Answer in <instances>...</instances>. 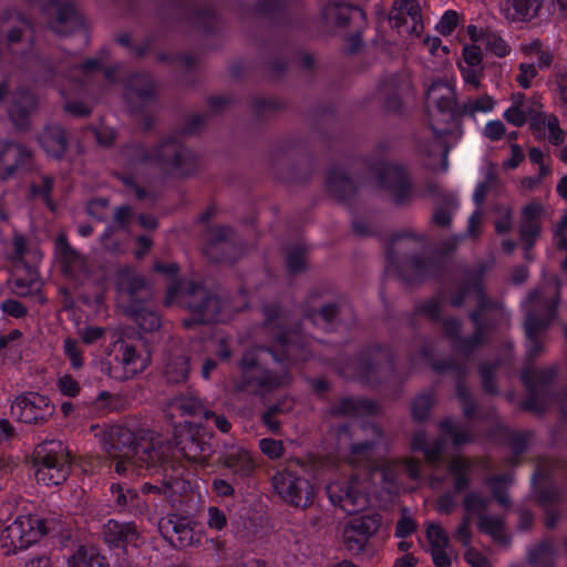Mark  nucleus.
<instances>
[{
  "label": "nucleus",
  "mask_w": 567,
  "mask_h": 567,
  "mask_svg": "<svg viewBox=\"0 0 567 567\" xmlns=\"http://www.w3.org/2000/svg\"><path fill=\"white\" fill-rule=\"evenodd\" d=\"M103 451L115 460V471L126 473L131 466L157 468L165 464L172 454L171 442L152 431L135 434L124 425L109 426L101 440Z\"/></svg>",
  "instance_id": "1"
},
{
  "label": "nucleus",
  "mask_w": 567,
  "mask_h": 567,
  "mask_svg": "<svg viewBox=\"0 0 567 567\" xmlns=\"http://www.w3.org/2000/svg\"><path fill=\"white\" fill-rule=\"evenodd\" d=\"M60 533V522L54 518L27 514L19 515L7 526L1 534V539L3 547H8L9 551L17 553L28 549L41 538H54Z\"/></svg>",
  "instance_id": "2"
},
{
  "label": "nucleus",
  "mask_w": 567,
  "mask_h": 567,
  "mask_svg": "<svg viewBox=\"0 0 567 567\" xmlns=\"http://www.w3.org/2000/svg\"><path fill=\"white\" fill-rule=\"evenodd\" d=\"M35 480L43 486H55L66 480L70 470V452L61 441H45L34 452Z\"/></svg>",
  "instance_id": "3"
},
{
  "label": "nucleus",
  "mask_w": 567,
  "mask_h": 567,
  "mask_svg": "<svg viewBox=\"0 0 567 567\" xmlns=\"http://www.w3.org/2000/svg\"><path fill=\"white\" fill-rule=\"evenodd\" d=\"M278 359L276 354L271 351H267L265 349H251L248 350L239 364L241 377H243V385L241 389L246 386H256L260 389H272L275 386L285 384L287 382V375H272L266 368L270 361L276 362Z\"/></svg>",
  "instance_id": "4"
},
{
  "label": "nucleus",
  "mask_w": 567,
  "mask_h": 567,
  "mask_svg": "<svg viewBox=\"0 0 567 567\" xmlns=\"http://www.w3.org/2000/svg\"><path fill=\"white\" fill-rule=\"evenodd\" d=\"M556 306V301L545 300L539 291L532 292L523 302L526 312V348L529 357H534L542 351L543 347L538 334L547 327L549 319L553 318Z\"/></svg>",
  "instance_id": "5"
},
{
  "label": "nucleus",
  "mask_w": 567,
  "mask_h": 567,
  "mask_svg": "<svg viewBox=\"0 0 567 567\" xmlns=\"http://www.w3.org/2000/svg\"><path fill=\"white\" fill-rule=\"evenodd\" d=\"M455 91L449 81H434L426 91V111L430 125L435 135L441 137L447 128L444 126L453 120Z\"/></svg>",
  "instance_id": "6"
},
{
  "label": "nucleus",
  "mask_w": 567,
  "mask_h": 567,
  "mask_svg": "<svg viewBox=\"0 0 567 567\" xmlns=\"http://www.w3.org/2000/svg\"><path fill=\"white\" fill-rule=\"evenodd\" d=\"M492 501H496L503 507H509L513 498H463V508L466 513L474 514L477 518V529L488 535L501 545L511 544V535L506 532L504 518L499 515L487 513Z\"/></svg>",
  "instance_id": "7"
},
{
  "label": "nucleus",
  "mask_w": 567,
  "mask_h": 567,
  "mask_svg": "<svg viewBox=\"0 0 567 567\" xmlns=\"http://www.w3.org/2000/svg\"><path fill=\"white\" fill-rule=\"evenodd\" d=\"M113 347L115 352L114 361H107V368L103 369L111 378L124 381L142 372L147 367L150 361L148 354L138 351L130 342L117 340Z\"/></svg>",
  "instance_id": "8"
},
{
  "label": "nucleus",
  "mask_w": 567,
  "mask_h": 567,
  "mask_svg": "<svg viewBox=\"0 0 567 567\" xmlns=\"http://www.w3.org/2000/svg\"><path fill=\"white\" fill-rule=\"evenodd\" d=\"M382 525L379 513L360 515L350 519L343 529V544L351 555H359Z\"/></svg>",
  "instance_id": "9"
},
{
  "label": "nucleus",
  "mask_w": 567,
  "mask_h": 567,
  "mask_svg": "<svg viewBox=\"0 0 567 567\" xmlns=\"http://www.w3.org/2000/svg\"><path fill=\"white\" fill-rule=\"evenodd\" d=\"M54 413V404L51 400L37 392H28L18 395L11 404V414L14 419L24 423H42Z\"/></svg>",
  "instance_id": "10"
},
{
  "label": "nucleus",
  "mask_w": 567,
  "mask_h": 567,
  "mask_svg": "<svg viewBox=\"0 0 567 567\" xmlns=\"http://www.w3.org/2000/svg\"><path fill=\"white\" fill-rule=\"evenodd\" d=\"M182 302L187 306L197 321L214 322L219 320L220 302L218 298L210 295L203 287L189 285L183 292Z\"/></svg>",
  "instance_id": "11"
},
{
  "label": "nucleus",
  "mask_w": 567,
  "mask_h": 567,
  "mask_svg": "<svg viewBox=\"0 0 567 567\" xmlns=\"http://www.w3.org/2000/svg\"><path fill=\"white\" fill-rule=\"evenodd\" d=\"M163 537L176 549L200 544V536L194 532L192 522L177 515H171L159 523Z\"/></svg>",
  "instance_id": "12"
},
{
  "label": "nucleus",
  "mask_w": 567,
  "mask_h": 567,
  "mask_svg": "<svg viewBox=\"0 0 567 567\" xmlns=\"http://www.w3.org/2000/svg\"><path fill=\"white\" fill-rule=\"evenodd\" d=\"M177 446L189 462L204 463L212 454V446L199 429L186 426L181 430Z\"/></svg>",
  "instance_id": "13"
},
{
  "label": "nucleus",
  "mask_w": 567,
  "mask_h": 567,
  "mask_svg": "<svg viewBox=\"0 0 567 567\" xmlns=\"http://www.w3.org/2000/svg\"><path fill=\"white\" fill-rule=\"evenodd\" d=\"M380 184L386 187L392 199L404 203L411 196V184L406 172L398 164L386 163L379 169Z\"/></svg>",
  "instance_id": "14"
},
{
  "label": "nucleus",
  "mask_w": 567,
  "mask_h": 567,
  "mask_svg": "<svg viewBox=\"0 0 567 567\" xmlns=\"http://www.w3.org/2000/svg\"><path fill=\"white\" fill-rule=\"evenodd\" d=\"M147 159L154 162H165L181 173H187L194 162V155L184 148L176 141L169 140L161 143L148 155Z\"/></svg>",
  "instance_id": "15"
},
{
  "label": "nucleus",
  "mask_w": 567,
  "mask_h": 567,
  "mask_svg": "<svg viewBox=\"0 0 567 567\" xmlns=\"http://www.w3.org/2000/svg\"><path fill=\"white\" fill-rule=\"evenodd\" d=\"M544 213L543 204L537 200L528 203L522 209L519 233L526 249L530 248L540 235Z\"/></svg>",
  "instance_id": "16"
},
{
  "label": "nucleus",
  "mask_w": 567,
  "mask_h": 567,
  "mask_svg": "<svg viewBox=\"0 0 567 567\" xmlns=\"http://www.w3.org/2000/svg\"><path fill=\"white\" fill-rule=\"evenodd\" d=\"M104 540L114 548H125L126 546H138L140 534L133 522L121 523L115 519H109L103 526Z\"/></svg>",
  "instance_id": "17"
},
{
  "label": "nucleus",
  "mask_w": 567,
  "mask_h": 567,
  "mask_svg": "<svg viewBox=\"0 0 567 567\" xmlns=\"http://www.w3.org/2000/svg\"><path fill=\"white\" fill-rule=\"evenodd\" d=\"M272 488L278 496H299L302 493L310 496L315 493L308 481L290 471H280L272 476Z\"/></svg>",
  "instance_id": "18"
},
{
  "label": "nucleus",
  "mask_w": 567,
  "mask_h": 567,
  "mask_svg": "<svg viewBox=\"0 0 567 567\" xmlns=\"http://www.w3.org/2000/svg\"><path fill=\"white\" fill-rule=\"evenodd\" d=\"M145 279L131 269H124L118 275V301L127 308L135 305L136 298L146 289Z\"/></svg>",
  "instance_id": "19"
},
{
  "label": "nucleus",
  "mask_w": 567,
  "mask_h": 567,
  "mask_svg": "<svg viewBox=\"0 0 567 567\" xmlns=\"http://www.w3.org/2000/svg\"><path fill=\"white\" fill-rule=\"evenodd\" d=\"M141 492L143 494L158 493L164 494L165 496H187L189 494H202L199 486H196L195 489L189 482L183 478L165 480L161 483V485L145 483L142 485Z\"/></svg>",
  "instance_id": "20"
},
{
  "label": "nucleus",
  "mask_w": 567,
  "mask_h": 567,
  "mask_svg": "<svg viewBox=\"0 0 567 567\" xmlns=\"http://www.w3.org/2000/svg\"><path fill=\"white\" fill-rule=\"evenodd\" d=\"M393 19L403 24H411L410 32L419 35L423 30L421 8L416 0H398L394 4Z\"/></svg>",
  "instance_id": "21"
},
{
  "label": "nucleus",
  "mask_w": 567,
  "mask_h": 567,
  "mask_svg": "<svg viewBox=\"0 0 567 567\" xmlns=\"http://www.w3.org/2000/svg\"><path fill=\"white\" fill-rule=\"evenodd\" d=\"M30 152L18 144L7 143L0 145V177L12 176L16 167L25 163Z\"/></svg>",
  "instance_id": "22"
},
{
  "label": "nucleus",
  "mask_w": 567,
  "mask_h": 567,
  "mask_svg": "<svg viewBox=\"0 0 567 567\" xmlns=\"http://www.w3.org/2000/svg\"><path fill=\"white\" fill-rule=\"evenodd\" d=\"M322 19L328 24L344 25L349 21H363L365 14L358 7L330 3L322 9Z\"/></svg>",
  "instance_id": "23"
},
{
  "label": "nucleus",
  "mask_w": 567,
  "mask_h": 567,
  "mask_svg": "<svg viewBox=\"0 0 567 567\" xmlns=\"http://www.w3.org/2000/svg\"><path fill=\"white\" fill-rule=\"evenodd\" d=\"M533 128L557 146L563 145L567 140V132L560 127L554 114L538 115L534 118Z\"/></svg>",
  "instance_id": "24"
},
{
  "label": "nucleus",
  "mask_w": 567,
  "mask_h": 567,
  "mask_svg": "<svg viewBox=\"0 0 567 567\" xmlns=\"http://www.w3.org/2000/svg\"><path fill=\"white\" fill-rule=\"evenodd\" d=\"M68 567H110V564L96 547L80 545L68 558Z\"/></svg>",
  "instance_id": "25"
},
{
  "label": "nucleus",
  "mask_w": 567,
  "mask_h": 567,
  "mask_svg": "<svg viewBox=\"0 0 567 567\" xmlns=\"http://www.w3.org/2000/svg\"><path fill=\"white\" fill-rule=\"evenodd\" d=\"M557 549L550 539H543L528 547L527 563L533 567H556Z\"/></svg>",
  "instance_id": "26"
},
{
  "label": "nucleus",
  "mask_w": 567,
  "mask_h": 567,
  "mask_svg": "<svg viewBox=\"0 0 567 567\" xmlns=\"http://www.w3.org/2000/svg\"><path fill=\"white\" fill-rule=\"evenodd\" d=\"M40 143L48 155L58 157L66 148V141L63 130L60 126L47 127L40 136Z\"/></svg>",
  "instance_id": "27"
},
{
  "label": "nucleus",
  "mask_w": 567,
  "mask_h": 567,
  "mask_svg": "<svg viewBox=\"0 0 567 567\" xmlns=\"http://www.w3.org/2000/svg\"><path fill=\"white\" fill-rule=\"evenodd\" d=\"M225 461L229 468L243 475L249 474L255 467L250 453L240 446L230 447L226 453Z\"/></svg>",
  "instance_id": "28"
},
{
  "label": "nucleus",
  "mask_w": 567,
  "mask_h": 567,
  "mask_svg": "<svg viewBox=\"0 0 567 567\" xmlns=\"http://www.w3.org/2000/svg\"><path fill=\"white\" fill-rule=\"evenodd\" d=\"M47 11L50 17H55V20L51 22V28L58 33L65 31L64 24L76 23L75 11L69 3L54 2L48 7Z\"/></svg>",
  "instance_id": "29"
},
{
  "label": "nucleus",
  "mask_w": 567,
  "mask_h": 567,
  "mask_svg": "<svg viewBox=\"0 0 567 567\" xmlns=\"http://www.w3.org/2000/svg\"><path fill=\"white\" fill-rule=\"evenodd\" d=\"M126 312H128L133 320L144 331H153L161 324L159 316L148 308L140 305L127 306Z\"/></svg>",
  "instance_id": "30"
},
{
  "label": "nucleus",
  "mask_w": 567,
  "mask_h": 567,
  "mask_svg": "<svg viewBox=\"0 0 567 567\" xmlns=\"http://www.w3.org/2000/svg\"><path fill=\"white\" fill-rule=\"evenodd\" d=\"M375 410V404L371 401L363 399H342L334 408V412L338 414L354 416L361 414L372 413Z\"/></svg>",
  "instance_id": "31"
},
{
  "label": "nucleus",
  "mask_w": 567,
  "mask_h": 567,
  "mask_svg": "<svg viewBox=\"0 0 567 567\" xmlns=\"http://www.w3.org/2000/svg\"><path fill=\"white\" fill-rule=\"evenodd\" d=\"M189 371L188 359L176 355L166 363L165 375L168 382L178 383L186 380Z\"/></svg>",
  "instance_id": "32"
},
{
  "label": "nucleus",
  "mask_w": 567,
  "mask_h": 567,
  "mask_svg": "<svg viewBox=\"0 0 567 567\" xmlns=\"http://www.w3.org/2000/svg\"><path fill=\"white\" fill-rule=\"evenodd\" d=\"M412 446L416 451H422L430 463H434L440 460L443 453V441H436L434 443L427 444L426 437L423 433L415 434Z\"/></svg>",
  "instance_id": "33"
},
{
  "label": "nucleus",
  "mask_w": 567,
  "mask_h": 567,
  "mask_svg": "<svg viewBox=\"0 0 567 567\" xmlns=\"http://www.w3.org/2000/svg\"><path fill=\"white\" fill-rule=\"evenodd\" d=\"M35 109V101L31 94L21 96L20 101L11 106L9 114L17 126H23L31 111Z\"/></svg>",
  "instance_id": "34"
},
{
  "label": "nucleus",
  "mask_w": 567,
  "mask_h": 567,
  "mask_svg": "<svg viewBox=\"0 0 567 567\" xmlns=\"http://www.w3.org/2000/svg\"><path fill=\"white\" fill-rule=\"evenodd\" d=\"M542 4L543 0H513L514 13L512 17L518 21L530 20L537 16Z\"/></svg>",
  "instance_id": "35"
},
{
  "label": "nucleus",
  "mask_w": 567,
  "mask_h": 567,
  "mask_svg": "<svg viewBox=\"0 0 567 567\" xmlns=\"http://www.w3.org/2000/svg\"><path fill=\"white\" fill-rule=\"evenodd\" d=\"M539 507L545 509L544 525L547 529H554L561 519L563 514L557 507L560 498H536Z\"/></svg>",
  "instance_id": "36"
},
{
  "label": "nucleus",
  "mask_w": 567,
  "mask_h": 567,
  "mask_svg": "<svg viewBox=\"0 0 567 567\" xmlns=\"http://www.w3.org/2000/svg\"><path fill=\"white\" fill-rule=\"evenodd\" d=\"M171 408L181 411L182 414L202 415L207 411L195 396L175 398L171 402Z\"/></svg>",
  "instance_id": "37"
},
{
  "label": "nucleus",
  "mask_w": 567,
  "mask_h": 567,
  "mask_svg": "<svg viewBox=\"0 0 567 567\" xmlns=\"http://www.w3.org/2000/svg\"><path fill=\"white\" fill-rule=\"evenodd\" d=\"M153 82L145 75H136L130 80L128 87L126 90V96L131 99L133 94L138 97H147L153 93Z\"/></svg>",
  "instance_id": "38"
},
{
  "label": "nucleus",
  "mask_w": 567,
  "mask_h": 567,
  "mask_svg": "<svg viewBox=\"0 0 567 567\" xmlns=\"http://www.w3.org/2000/svg\"><path fill=\"white\" fill-rule=\"evenodd\" d=\"M537 112L536 109H530L529 111H525L524 107L519 106H509L503 114L504 118L511 123L514 126L520 127L523 126L528 120L532 121V124L534 123V118H537L535 113Z\"/></svg>",
  "instance_id": "39"
},
{
  "label": "nucleus",
  "mask_w": 567,
  "mask_h": 567,
  "mask_svg": "<svg viewBox=\"0 0 567 567\" xmlns=\"http://www.w3.org/2000/svg\"><path fill=\"white\" fill-rule=\"evenodd\" d=\"M233 235V230L227 227H214L206 234V246L204 247V252L213 259H217L214 256L213 247L217 244H220L227 239H229Z\"/></svg>",
  "instance_id": "40"
},
{
  "label": "nucleus",
  "mask_w": 567,
  "mask_h": 567,
  "mask_svg": "<svg viewBox=\"0 0 567 567\" xmlns=\"http://www.w3.org/2000/svg\"><path fill=\"white\" fill-rule=\"evenodd\" d=\"M56 390L60 394L69 398H75L81 392L80 382L70 373H61L55 381Z\"/></svg>",
  "instance_id": "41"
},
{
  "label": "nucleus",
  "mask_w": 567,
  "mask_h": 567,
  "mask_svg": "<svg viewBox=\"0 0 567 567\" xmlns=\"http://www.w3.org/2000/svg\"><path fill=\"white\" fill-rule=\"evenodd\" d=\"M526 53L529 54V58L536 62L539 69L547 68L550 65L553 55L550 52L543 50L539 41H533L529 44L523 47Z\"/></svg>",
  "instance_id": "42"
},
{
  "label": "nucleus",
  "mask_w": 567,
  "mask_h": 567,
  "mask_svg": "<svg viewBox=\"0 0 567 567\" xmlns=\"http://www.w3.org/2000/svg\"><path fill=\"white\" fill-rule=\"evenodd\" d=\"M440 429L442 434L451 437L456 445L467 442L471 437L466 429L458 427L452 420L443 421L440 424Z\"/></svg>",
  "instance_id": "43"
},
{
  "label": "nucleus",
  "mask_w": 567,
  "mask_h": 567,
  "mask_svg": "<svg viewBox=\"0 0 567 567\" xmlns=\"http://www.w3.org/2000/svg\"><path fill=\"white\" fill-rule=\"evenodd\" d=\"M484 45L488 52L499 58L507 55L509 52L507 43L494 32L487 31L484 37Z\"/></svg>",
  "instance_id": "44"
},
{
  "label": "nucleus",
  "mask_w": 567,
  "mask_h": 567,
  "mask_svg": "<svg viewBox=\"0 0 567 567\" xmlns=\"http://www.w3.org/2000/svg\"><path fill=\"white\" fill-rule=\"evenodd\" d=\"M64 354L70 361V365L74 370H80L83 367L82 349L79 342L74 339L68 338L63 343Z\"/></svg>",
  "instance_id": "45"
},
{
  "label": "nucleus",
  "mask_w": 567,
  "mask_h": 567,
  "mask_svg": "<svg viewBox=\"0 0 567 567\" xmlns=\"http://www.w3.org/2000/svg\"><path fill=\"white\" fill-rule=\"evenodd\" d=\"M470 463L467 460L457 456L453 458L450 467V474L453 476L455 481V487L457 492H461L463 486L466 483L465 472L468 470Z\"/></svg>",
  "instance_id": "46"
},
{
  "label": "nucleus",
  "mask_w": 567,
  "mask_h": 567,
  "mask_svg": "<svg viewBox=\"0 0 567 567\" xmlns=\"http://www.w3.org/2000/svg\"><path fill=\"white\" fill-rule=\"evenodd\" d=\"M327 184L329 192L337 197L341 196V192L351 188L349 178L341 171L331 172Z\"/></svg>",
  "instance_id": "47"
},
{
  "label": "nucleus",
  "mask_w": 567,
  "mask_h": 567,
  "mask_svg": "<svg viewBox=\"0 0 567 567\" xmlns=\"http://www.w3.org/2000/svg\"><path fill=\"white\" fill-rule=\"evenodd\" d=\"M416 522L406 515V509L404 508L399 520L396 522L394 536L401 539L408 538L416 532Z\"/></svg>",
  "instance_id": "48"
},
{
  "label": "nucleus",
  "mask_w": 567,
  "mask_h": 567,
  "mask_svg": "<svg viewBox=\"0 0 567 567\" xmlns=\"http://www.w3.org/2000/svg\"><path fill=\"white\" fill-rule=\"evenodd\" d=\"M400 466L398 461H385L380 468L373 471L372 478L393 483Z\"/></svg>",
  "instance_id": "49"
},
{
  "label": "nucleus",
  "mask_w": 567,
  "mask_h": 567,
  "mask_svg": "<svg viewBox=\"0 0 567 567\" xmlns=\"http://www.w3.org/2000/svg\"><path fill=\"white\" fill-rule=\"evenodd\" d=\"M426 538L430 543L431 548L435 547H447L449 537L439 524H430L426 528Z\"/></svg>",
  "instance_id": "50"
},
{
  "label": "nucleus",
  "mask_w": 567,
  "mask_h": 567,
  "mask_svg": "<svg viewBox=\"0 0 567 567\" xmlns=\"http://www.w3.org/2000/svg\"><path fill=\"white\" fill-rule=\"evenodd\" d=\"M495 101L489 95H483L477 99H470L466 104L465 109L470 113H488L493 111L495 107Z\"/></svg>",
  "instance_id": "51"
},
{
  "label": "nucleus",
  "mask_w": 567,
  "mask_h": 567,
  "mask_svg": "<svg viewBox=\"0 0 567 567\" xmlns=\"http://www.w3.org/2000/svg\"><path fill=\"white\" fill-rule=\"evenodd\" d=\"M433 398L431 394L419 395L412 404V413L416 420H424L431 406L433 405Z\"/></svg>",
  "instance_id": "52"
},
{
  "label": "nucleus",
  "mask_w": 567,
  "mask_h": 567,
  "mask_svg": "<svg viewBox=\"0 0 567 567\" xmlns=\"http://www.w3.org/2000/svg\"><path fill=\"white\" fill-rule=\"evenodd\" d=\"M460 70L465 84L474 90L478 89L483 73L482 66L460 64Z\"/></svg>",
  "instance_id": "53"
},
{
  "label": "nucleus",
  "mask_w": 567,
  "mask_h": 567,
  "mask_svg": "<svg viewBox=\"0 0 567 567\" xmlns=\"http://www.w3.org/2000/svg\"><path fill=\"white\" fill-rule=\"evenodd\" d=\"M483 136L492 142H497L506 134V127L499 120L488 121L483 127Z\"/></svg>",
  "instance_id": "54"
},
{
  "label": "nucleus",
  "mask_w": 567,
  "mask_h": 567,
  "mask_svg": "<svg viewBox=\"0 0 567 567\" xmlns=\"http://www.w3.org/2000/svg\"><path fill=\"white\" fill-rule=\"evenodd\" d=\"M458 23V14L456 11H446L436 24V30L443 35L451 34Z\"/></svg>",
  "instance_id": "55"
},
{
  "label": "nucleus",
  "mask_w": 567,
  "mask_h": 567,
  "mask_svg": "<svg viewBox=\"0 0 567 567\" xmlns=\"http://www.w3.org/2000/svg\"><path fill=\"white\" fill-rule=\"evenodd\" d=\"M473 517H475L474 514L466 513L464 509L462 522L458 524L454 534L455 538L461 540L464 545L468 544L472 539L471 524Z\"/></svg>",
  "instance_id": "56"
},
{
  "label": "nucleus",
  "mask_w": 567,
  "mask_h": 567,
  "mask_svg": "<svg viewBox=\"0 0 567 567\" xmlns=\"http://www.w3.org/2000/svg\"><path fill=\"white\" fill-rule=\"evenodd\" d=\"M537 75V69L534 62L532 63H522L519 65V73L516 78L519 85L524 89L530 86L533 79Z\"/></svg>",
  "instance_id": "57"
},
{
  "label": "nucleus",
  "mask_w": 567,
  "mask_h": 567,
  "mask_svg": "<svg viewBox=\"0 0 567 567\" xmlns=\"http://www.w3.org/2000/svg\"><path fill=\"white\" fill-rule=\"evenodd\" d=\"M208 527L217 532L223 530L227 526V517L223 511L216 506L208 508Z\"/></svg>",
  "instance_id": "58"
},
{
  "label": "nucleus",
  "mask_w": 567,
  "mask_h": 567,
  "mask_svg": "<svg viewBox=\"0 0 567 567\" xmlns=\"http://www.w3.org/2000/svg\"><path fill=\"white\" fill-rule=\"evenodd\" d=\"M362 431L365 432L367 434L371 433L372 437L370 441H364L362 443L354 444L352 446V454L365 453L368 450L371 449L372 443L377 442V440L381 437V431L374 425L365 426L364 429H362Z\"/></svg>",
  "instance_id": "59"
},
{
  "label": "nucleus",
  "mask_w": 567,
  "mask_h": 567,
  "mask_svg": "<svg viewBox=\"0 0 567 567\" xmlns=\"http://www.w3.org/2000/svg\"><path fill=\"white\" fill-rule=\"evenodd\" d=\"M260 450L270 458H278L282 455L284 447L280 441L262 439L259 442Z\"/></svg>",
  "instance_id": "60"
},
{
  "label": "nucleus",
  "mask_w": 567,
  "mask_h": 567,
  "mask_svg": "<svg viewBox=\"0 0 567 567\" xmlns=\"http://www.w3.org/2000/svg\"><path fill=\"white\" fill-rule=\"evenodd\" d=\"M482 53L476 45H465L463 49V62L461 64L481 66Z\"/></svg>",
  "instance_id": "61"
},
{
  "label": "nucleus",
  "mask_w": 567,
  "mask_h": 567,
  "mask_svg": "<svg viewBox=\"0 0 567 567\" xmlns=\"http://www.w3.org/2000/svg\"><path fill=\"white\" fill-rule=\"evenodd\" d=\"M1 310L14 318H21L27 315V308L18 300L8 299L1 302Z\"/></svg>",
  "instance_id": "62"
},
{
  "label": "nucleus",
  "mask_w": 567,
  "mask_h": 567,
  "mask_svg": "<svg viewBox=\"0 0 567 567\" xmlns=\"http://www.w3.org/2000/svg\"><path fill=\"white\" fill-rule=\"evenodd\" d=\"M105 330L95 326H87L79 330V334L84 343L91 344L104 336Z\"/></svg>",
  "instance_id": "63"
},
{
  "label": "nucleus",
  "mask_w": 567,
  "mask_h": 567,
  "mask_svg": "<svg viewBox=\"0 0 567 567\" xmlns=\"http://www.w3.org/2000/svg\"><path fill=\"white\" fill-rule=\"evenodd\" d=\"M512 482V478L508 476L491 480L489 485L494 496L501 497L509 493V486Z\"/></svg>",
  "instance_id": "64"
}]
</instances>
